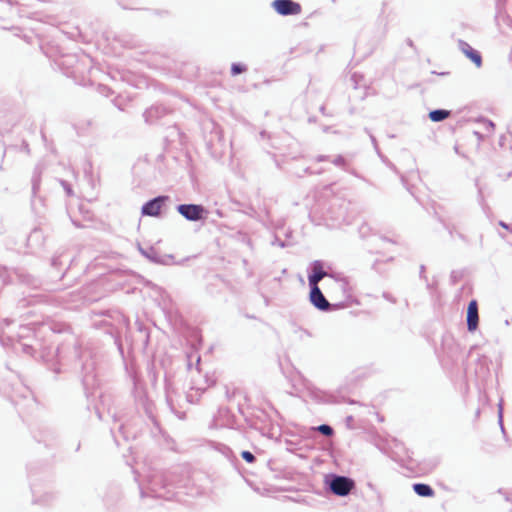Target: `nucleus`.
Here are the masks:
<instances>
[{"label": "nucleus", "instance_id": "obj_37", "mask_svg": "<svg viewBox=\"0 0 512 512\" xmlns=\"http://www.w3.org/2000/svg\"><path fill=\"white\" fill-rule=\"evenodd\" d=\"M476 186L478 188V200L482 204L484 201V197H483L482 189L478 185V181H476Z\"/></svg>", "mask_w": 512, "mask_h": 512}, {"label": "nucleus", "instance_id": "obj_28", "mask_svg": "<svg viewBox=\"0 0 512 512\" xmlns=\"http://www.w3.org/2000/svg\"><path fill=\"white\" fill-rule=\"evenodd\" d=\"M498 423L501 427L502 432L504 433V426H503V403L502 400L498 404Z\"/></svg>", "mask_w": 512, "mask_h": 512}, {"label": "nucleus", "instance_id": "obj_53", "mask_svg": "<svg viewBox=\"0 0 512 512\" xmlns=\"http://www.w3.org/2000/svg\"><path fill=\"white\" fill-rule=\"evenodd\" d=\"M500 225H501L503 228L508 229V225H507L506 223H504V222H502V221H501V222H500Z\"/></svg>", "mask_w": 512, "mask_h": 512}, {"label": "nucleus", "instance_id": "obj_30", "mask_svg": "<svg viewBox=\"0 0 512 512\" xmlns=\"http://www.w3.org/2000/svg\"><path fill=\"white\" fill-rule=\"evenodd\" d=\"M326 277H330V278L334 279L336 282H339V281L343 280V278L345 276L342 273L335 272V271L328 269V275Z\"/></svg>", "mask_w": 512, "mask_h": 512}, {"label": "nucleus", "instance_id": "obj_60", "mask_svg": "<svg viewBox=\"0 0 512 512\" xmlns=\"http://www.w3.org/2000/svg\"><path fill=\"white\" fill-rule=\"evenodd\" d=\"M39 203L42 205L43 203V199L41 197H39Z\"/></svg>", "mask_w": 512, "mask_h": 512}, {"label": "nucleus", "instance_id": "obj_43", "mask_svg": "<svg viewBox=\"0 0 512 512\" xmlns=\"http://www.w3.org/2000/svg\"><path fill=\"white\" fill-rule=\"evenodd\" d=\"M52 370H53V371H54V373H56V374L61 373V368H60L58 365L54 366V367L52 368Z\"/></svg>", "mask_w": 512, "mask_h": 512}, {"label": "nucleus", "instance_id": "obj_44", "mask_svg": "<svg viewBox=\"0 0 512 512\" xmlns=\"http://www.w3.org/2000/svg\"><path fill=\"white\" fill-rule=\"evenodd\" d=\"M187 400H188L189 402H191V403H193V402H194L193 394H192V393L187 394Z\"/></svg>", "mask_w": 512, "mask_h": 512}, {"label": "nucleus", "instance_id": "obj_13", "mask_svg": "<svg viewBox=\"0 0 512 512\" xmlns=\"http://www.w3.org/2000/svg\"><path fill=\"white\" fill-rule=\"evenodd\" d=\"M170 110L163 105H152L143 113L146 123L154 124L159 122L162 118L167 116Z\"/></svg>", "mask_w": 512, "mask_h": 512}, {"label": "nucleus", "instance_id": "obj_62", "mask_svg": "<svg viewBox=\"0 0 512 512\" xmlns=\"http://www.w3.org/2000/svg\"><path fill=\"white\" fill-rule=\"evenodd\" d=\"M230 418H231V420H232V419H233V415H229L228 423H230Z\"/></svg>", "mask_w": 512, "mask_h": 512}, {"label": "nucleus", "instance_id": "obj_20", "mask_svg": "<svg viewBox=\"0 0 512 512\" xmlns=\"http://www.w3.org/2000/svg\"><path fill=\"white\" fill-rule=\"evenodd\" d=\"M247 69H248L247 65L240 63V62H233L231 64L230 72H231L232 76H237V75H240V74L246 72Z\"/></svg>", "mask_w": 512, "mask_h": 512}, {"label": "nucleus", "instance_id": "obj_2", "mask_svg": "<svg viewBox=\"0 0 512 512\" xmlns=\"http://www.w3.org/2000/svg\"><path fill=\"white\" fill-rule=\"evenodd\" d=\"M176 211L187 221H205L208 210L202 204L184 203L176 206Z\"/></svg>", "mask_w": 512, "mask_h": 512}, {"label": "nucleus", "instance_id": "obj_42", "mask_svg": "<svg viewBox=\"0 0 512 512\" xmlns=\"http://www.w3.org/2000/svg\"><path fill=\"white\" fill-rule=\"evenodd\" d=\"M424 273H425V266H424V265H421V266H420V277H421V278H425V279H426V277H425Z\"/></svg>", "mask_w": 512, "mask_h": 512}, {"label": "nucleus", "instance_id": "obj_12", "mask_svg": "<svg viewBox=\"0 0 512 512\" xmlns=\"http://www.w3.org/2000/svg\"><path fill=\"white\" fill-rule=\"evenodd\" d=\"M135 398L137 404L143 408L148 418L158 426V422L153 415V403L147 398L145 392L139 388L137 383H135Z\"/></svg>", "mask_w": 512, "mask_h": 512}, {"label": "nucleus", "instance_id": "obj_63", "mask_svg": "<svg viewBox=\"0 0 512 512\" xmlns=\"http://www.w3.org/2000/svg\"><path fill=\"white\" fill-rule=\"evenodd\" d=\"M475 134L480 138L481 134L479 132H475Z\"/></svg>", "mask_w": 512, "mask_h": 512}, {"label": "nucleus", "instance_id": "obj_17", "mask_svg": "<svg viewBox=\"0 0 512 512\" xmlns=\"http://www.w3.org/2000/svg\"><path fill=\"white\" fill-rule=\"evenodd\" d=\"M95 362L93 360H87L82 364V383L85 387L93 384L95 380Z\"/></svg>", "mask_w": 512, "mask_h": 512}, {"label": "nucleus", "instance_id": "obj_36", "mask_svg": "<svg viewBox=\"0 0 512 512\" xmlns=\"http://www.w3.org/2000/svg\"><path fill=\"white\" fill-rule=\"evenodd\" d=\"M383 298L386 299L387 301H390L392 303H396V299L388 292H384L383 293Z\"/></svg>", "mask_w": 512, "mask_h": 512}, {"label": "nucleus", "instance_id": "obj_24", "mask_svg": "<svg viewBox=\"0 0 512 512\" xmlns=\"http://www.w3.org/2000/svg\"><path fill=\"white\" fill-rule=\"evenodd\" d=\"M332 163L340 168H342L345 171H348L347 169V161L342 155H337L333 160Z\"/></svg>", "mask_w": 512, "mask_h": 512}, {"label": "nucleus", "instance_id": "obj_11", "mask_svg": "<svg viewBox=\"0 0 512 512\" xmlns=\"http://www.w3.org/2000/svg\"><path fill=\"white\" fill-rule=\"evenodd\" d=\"M138 251L142 256L148 259L150 262L161 265H168L174 259V256L171 254L160 256L157 250L153 246H149L144 248L140 244H138Z\"/></svg>", "mask_w": 512, "mask_h": 512}, {"label": "nucleus", "instance_id": "obj_7", "mask_svg": "<svg viewBox=\"0 0 512 512\" xmlns=\"http://www.w3.org/2000/svg\"><path fill=\"white\" fill-rule=\"evenodd\" d=\"M271 7L281 16H294L301 13L300 3L294 0H273Z\"/></svg>", "mask_w": 512, "mask_h": 512}, {"label": "nucleus", "instance_id": "obj_59", "mask_svg": "<svg viewBox=\"0 0 512 512\" xmlns=\"http://www.w3.org/2000/svg\"><path fill=\"white\" fill-rule=\"evenodd\" d=\"M52 264H53V265H56V258H53V260H52Z\"/></svg>", "mask_w": 512, "mask_h": 512}, {"label": "nucleus", "instance_id": "obj_48", "mask_svg": "<svg viewBox=\"0 0 512 512\" xmlns=\"http://www.w3.org/2000/svg\"><path fill=\"white\" fill-rule=\"evenodd\" d=\"M101 92H102V93H104V92H107V93H108V92H110V89H109L108 87H106V86H102V87H101Z\"/></svg>", "mask_w": 512, "mask_h": 512}, {"label": "nucleus", "instance_id": "obj_10", "mask_svg": "<svg viewBox=\"0 0 512 512\" xmlns=\"http://www.w3.org/2000/svg\"><path fill=\"white\" fill-rule=\"evenodd\" d=\"M308 396L312 401L317 404H337V398L324 390H321L313 385L307 386Z\"/></svg>", "mask_w": 512, "mask_h": 512}, {"label": "nucleus", "instance_id": "obj_9", "mask_svg": "<svg viewBox=\"0 0 512 512\" xmlns=\"http://www.w3.org/2000/svg\"><path fill=\"white\" fill-rule=\"evenodd\" d=\"M309 288V301L316 309L325 312L333 309L332 305L326 299L319 286Z\"/></svg>", "mask_w": 512, "mask_h": 512}, {"label": "nucleus", "instance_id": "obj_54", "mask_svg": "<svg viewBox=\"0 0 512 512\" xmlns=\"http://www.w3.org/2000/svg\"><path fill=\"white\" fill-rule=\"evenodd\" d=\"M305 173L312 174L313 172L310 170V168H306Z\"/></svg>", "mask_w": 512, "mask_h": 512}, {"label": "nucleus", "instance_id": "obj_41", "mask_svg": "<svg viewBox=\"0 0 512 512\" xmlns=\"http://www.w3.org/2000/svg\"><path fill=\"white\" fill-rule=\"evenodd\" d=\"M119 432L123 435V437H124L125 439H127V438H128V436H127V435H126V433H125V426H124V425H120V426H119Z\"/></svg>", "mask_w": 512, "mask_h": 512}, {"label": "nucleus", "instance_id": "obj_52", "mask_svg": "<svg viewBox=\"0 0 512 512\" xmlns=\"http://www.w3.org/2000/svg\"><path fill=\"white\" fill-rule=\"evenodd\" d=\"M23 146H24V150H26L27 152L29 151V146L26 142L23 143Z\"/></svg>", "mask_w": 512, "mask_h": 512}, {"label": "nucleus", "instance_id": "obj_32", "mask_svg": "<svg viewBox=\"0 0 512 512\" xmlns=\"http://www.w3.org/2000/svg\"><path fill=\"white\" fill-rule=\"evenodd\" d=\"M273 246H279L281 248L287 247V243L283 240H281L279 237L275 236L274 240L271 242Z\"/></svg>", "mask_w": 512, "mask_h": 512}, {"label": "nucleus", "instance_id": "obj_57", "mask_svg": "<svg viewBox=\"0 0 512 512\" xmlns=\"http://www.w3.org/2000/svg\"><path fill=\"white\" fill-rule=\"evenodd\" d=\"M322 172H323V171H322V169H321V170H320V169H317V172H315V173H316V174H321Z\"/></svg>", "mask_w": 512, "mask_h": 512}, {"label": "nucleus", "instance_id": "obj_34", "mask_svg": "<svg viewBox=\"0 0 512 512\" xmlns=\"http://www.w3.org/2000/svg\"><path fill=\"white\" fill-rule=\"evenodd\" d=\"M365 130H366V132L369 134V137H370V139H371V142H372V144H373V146H374L375 150H376V151H377V153L379 154V148H378V144H377V140H376L375 136H374L373 134L369 133V131H368L367 129H365Z\"/></svg>", "mask_w": 512, "mask_h": 512}, {"label": "nucleus", "instance_id": "obj_26", "mask_svg": "<svg viewBox=\"0 0 512 512\" xmlns=\"http://www.w3.org/2000/svg\"><path fill=\"white\" fill-rule=\"evenodd\" d=\"M506 0H495L496 17L503 14L505 10Z\"/></svg>", "mask_w": 512, "mask_h": 512}, {"label": "nucleus", "instance_id": "obj_58", "mask_svg": "<svg viewBox=\"0 0 512 512\" xmlns=\"http://www.w3.org/2000/svg\"><path fill=\"white\" fill-rule=\"evenodd\" d=\"M322 172H323V171H322V169H321V170H320V169H317V172H315V173H316V174H321Z\"/></svg>", "mask_w": 512, "mask_h": 512}, {"label": "nucleus", "instance_id": "obj_47", "mask_svg": "<svg viewBox=\"0 0 512 512\" xmlns=\"http://www.w3.org/2000/svg\"><path fill=\"white\" fill-rule=\"evenodd\" d=\"M219 413H220V414L225 413V414H227V415H228V414H229V410H228L227 408H221V409L219 410Z\"/></svg>", "mask_w": 512, "mask_h": 512}, {"label": "nucleus", "instance_id": "obj_27", "mask_svg": "<svg viewBox=\"0 0 512 512\" xmlns=\"http://www.w3.org/2000/svg\"><path fill=\"white\" fill-rule=\"evenodd\" d=\"M338 283L340 284V288H341L342 292L344 294L348 295L351 291V288H350L349 281H348L347 277H344L343 280L339 281Z\"/></svg>", "mask_w": 512, "mask_h": 512}, {"label": "nucleus", "instance_id": "obj_35", "mask_svg": "<svg viewBox=\"0 0 512 512\" xmlns=\"http://www.w3.org/2000/svg\"><path fill=\"white\" fill-rule=\"evenodd\" d=\"M166 401H167V404L170 407V409L173 411L172 400L169 395V384L168 383H166Z\"/></svg>", "mask_w": 512, "mask_h": 512}, {"label": "nucleus", "instance_id": "obj_14", "mask_svg": "<svg viewBox=\"0 0 512 512\" xmlns=\"http://www.w3.org/2000/svg\"><path fill=\"white\" fill-rule=\"evenodd\" d=\"M467 330L475 332L479 326L478 302L476 299L469 301L466 312Z\"/></svg>", "mask_w": 512, "mask_h": 512}, {"label": "nucleus", "instance_id": "obj_6", "mask_svg": "<svg viewBox=\"0 0 512 512\" xmlns=\"http://www.w3.org/2000/svg\"><path fill=\"white\" fill-rule=\"evenodd\" d=\"M170 200L168 195H158L146 201L141 207V214L149 217H159L162 208Z\"/></svg>", "mask_w": 512, "mask_h": 512}, {"label": "nucleus", "instance_id": "obj_8", "mask_svg": "<svg viewBox=\"0 0 512 512\" xmlns=\"http://www.w3.org/2000/svg\"><path fill=\"white\" fill-rule=\"evenodd\" d=\"M30 393L29 388L20 379L5 387L7 398L15 404L18 402V398H27Z\"/></svg>", "mask_w": 512, "mask_h": 512}, {"label": "nucleus", "instance_id": "obj_4", "mask_svg": "<svg viewBox=\"0 0 512 512\" xmlns=\"http://www.w3.org/2000/svg\"><path fill=\"white\" fill-rule=\"evenodd\" d=\"M328 265L323 260H314L310 263L308 269V285L309 287L319 286V282L328 275Z\"/></svg>", "mask_w": 512, "mask_h": 512}, {"label": "nucleus", "instance_id": "obj_55", "mask_svg": "<svg viewBox=\"0 0 512 512\" xmlns=\"http://www.w3.org/2000/svg\"><path fill=\"white\" fill-rule=\"evenodd\" d=\"M382 240L384 241H388V242H393L391 239L387 238V237H382Z\"/></svg>", "mask_w": 512, "mask_h": 512}, {"label": "nucleus", "instance_id": "obj_61", "mask_svg": "<svg viewBox=\"0 0 512 512\" xmlns=\"http://www.w3.org/2000/svg\"><path fill=\"white\" fill-rule=\"evenodd\" d=\"M3 269H4V268L2 267V270H3ZM1 277H2V282H4V274H3V273L1 274Z\"/></svg>", "mask_w": 512, "mask_h": 512}, {"label": "nucleus", "instance_id": "obj_56", "mask_svg": "<svg viewBox=\"0 0 512 512\" xmlns=\"http://www.w3.org/2000/svg\"><path fill=\"white\" fill-rule=\"evenodd\" d=\"M260 135H261V137H265V136H266V131H262V132L260 133Z\"/></svg>", "mask_w": 512, "mask_h": 512}, {"label": "nucleus", "instance_id": "obj_1", "mask_svg": "<svg viewBox=\"0 0 512 512\" xmlns=\"http://www.w3.org/2000/svg\"><path fill=\"white\" fill-rule=\"evenodd\" d=\"M323 483L327 492L338 497H346L356 488L354 479L336 473L326 474Z\"/></svg>", "mask_w": 512, "mask_h": 512}, {"label": "nucleus", "instance_id": "obj_21", "mask_svg": "<svg viewBox=\"0 0 512 512\" xmlns=\"http://www.w3.org/2000/svg\"><path fill=\"white\" fill-rule=\"evenodd\" d=\"M314 429L327 437L334 435V430L329 424H320L314 427Z\"/></svg>", "mask_w": 512, "mask_h": 512}, {"label": "nucleus", "instance_id": "obj_19", "mask_svg": "<svg viewBox=\"0 0 512 512\" xmlns=\"http://www.w3.org/2000/svg\"><path fill=\"white\" fill-rule=\"evenodd\" d=\"M450 114H451V111L439 108V109L431 110L428 114V117L432 122L437 123V122H442L445 119H447L450 116Z\"/></svg>", "mask_w": 512, "mask_h": 512}, {"label": "nucleus", "instance_id": "obj_49", "mask_svg": "<svg viewBox=\"0 0 512 512\" xmlns=\"http://www.w3.org/2000/svg\"><path fill=\"white\" fill-rule=\"evenodd\" d=\"M320 112H321L323 115H326V108H325V106H324V105H322V106L320 107Z\"/></svg>", "mask_w": 512, "mask_h": 512}, {"label": "nucleus", "instance_id": "obj_40", "mask_svg": "<svg viewBox=\"0 0 512 512\" xmlns=\"http://www.w3.org/2000/svg\"><path fill=\"white\" fill-rule=\"evenodd\" d=\"M444 226L449 231L450 235H453V231L455 230V227L451 226L450 224H444Z\"/></svg>", "mask_w": 512, "mask_h": 512}, {"label": "nucleus", "instance_id": "obj_5", "mask_svg": "<svg viewBox=\"0 0 512 512\" xmlns=\"http://www.w3.org/2000/svg\"><path fill=\"white\" fill-rule=\"evenodd\" d=\"M30 332V328L27 326H20V331L17 334L19 340L17 342H13V336H5L2 334V346L11 345L14 351L21 350L25 354L32 355L34 352V348L28 344L21 341V339L27 337V334Z\"/></svg>", "mask_w": 512, "mask_h": 512}, {"label": "nucleus", "instance_id": "obj_64", "mask_svg": "<svg viewBox=\"0 0 512 512\" xmlns=\"http://www.w3.org/2000/svg\"><path fill=\"white\" fill-rule=\"evenodd\" d=\"M238 409H239L240 413H243L240 405H239Z\"/></svg>", "mask_w": 512, "mask_h": 512}, {"label": "nucleus", "instance_id": "obj_51", "mask_svg": "<svg viewBox=\"0 0 512 512\" xmlns=\"http://www.w3.org/2000/svg\"><path fill=\"white\" fill-rule=\"evenodd\" d=\"M347 172L351 173L352 175L359 177V175L354 170H348Z\"/></svg>", "mask_w": 512, "mask_h": 512}, {"label": "nucleus", "instance_id": "obj_33", "mask_svg": "<svg viewBox=\"0 0 512 512\" xmlns=\"http://www.w3.org/2000/svg\"><path fill=\"white\" fill-rule=\"evenodd\" d=\"M353 422H354V417L352 415H348L345 418V425L348 429H353Z\"/></svg>", "mask_w": 512, "mask_h": 512}, {"label": "nucleus", "instance_id": "obj_46", "mask_svg": "<svg viewBox=\"0 0 512 512\" xmlns=\"http://www.w3.org/2000/svg\"><path fill=\"white\" fill-rule=\"evenodd\" d=\"M343 401H344V402H347L348 404H356V403H357V401H355V400H353V399H348V400H346V399H344V398H343Z\"/></svg>", "mask_w": 512, "mask_h": 512}, {"label": "nucleus", "instance_id": "obj_3", "mask_svg": "<svg viewBox=\"0 0 512 512\" xmlns=\"http://www.w3.org/2000/svg\"><path fill=\"white\" fill-rule=\"evenodd\" d=\"M167 485V479L163 475H154L149 479L147 491L141 489V496L170 499L171 496L168 495L170 491L166 490Z\"/></svg>", "mask_w": 512, "mask_h": 512}, {"label": "nucleus", "instance_id": "obj_50", "mask_svg": "<svg viewBox=\"0 0 512 512\" xmlns=\"http://www.w3.org/2000/svg\"><path fill=\"white\" fill-rule=\"evenodd\" d=\"M407 45L410 47H414V43L411 39H407Z\"/></svg>", "mask_w": 512, "mask_h": 512}, {"label": "nucleus", "instance_id": "obj_29", "mask_svg": "<svg viewBox=\"0 0 512 512\" xmlns=\"http://www.w3.org/2000/svg\"><path fill=\"white\" fill-rule=\"evenodd\" d=\"M61 186L63 187L64 191L66 192V195L71 197L73 196V190H72V187L71 185L65 181V180H59Z\"/></svg>", "mask_w": 512, "mask_h": 512}, {"label": "nucleus", "instance_id": "obj_18", "mask_svg": "<svg viewBox=\"0 0 512 512\" xmlns=\"http://www.w3.org/2000/svg\"><path fill=\"white\" fill-rule=\"evenodd\" d=\"M412 489L414 493L420 497L430 498L435 495V491L432 486L426 483H414L412 485Z\"/></svg>", "mask_w": 512, "mask_h": 512}, {"label": "nucleus", "instance_id": "obj_31", "mask_svg": "<svg viewBox=\"0 0 512 512\" xmlns=\"http://www.w3.org/2000/svg\"><path fill=\"white\" fill-rule=\"evenodd\" d=\"M479 121H480V122H482V123L484 124L485 129H486L487 131H492V130H494V128H495V124H494L491 120L481 117V118L479 119Z\"/></svg>", "mask_w": 512, "mask_h": 512}, {"label": "nucleus", "instance_id": "obj_16", "mask_svg": "<svg viewBox=\"0 0 512 512\" xmlns=\"http://www.w3.org/2000/svg\"><path fill=\"white\" fill-rule=\"evenodd\" d=\"M458 47L462 51V53L472 62L475 64L476 67L482 66V56L481 53L474 49L471 45H469L464 40L458 41Z\"/></svg>", "mask_w": 512, "mask_h": 512}, {"label": "nucleus", "instance_id": "obj_38", "mask_svg": "<svg viewBox=\"0 0 512 512\" xmlns=\"http://www.w3.org/2000/svg\"><path fill=\"white\" fill-rule=\"evenodd\" d=\"M236 393H238V391L234 390V391H230L229 389L226 390V397L228 400H231L232 397H234L236 395Z\"/></svg>", "mask_w": 512, "mask_h": 512}, {"label": "nucleus", "instance_id": "obj_39", "mask_svg": "<svg viewBox=\"0 0 512 512\" xmlns=\"http://www.w3.org/2000/svg\"><path fill=\"white\" fill-rule=\"evenodd\" d=\"M315 160H316L317 162H324V161L329 160V156H327V155H318V156L315 158Z\"/></svg>", "mask_w": 512, "mask_h": 512}, {"label": "nucleus", "instance_id": "obj_25", "mask_svg": "<svg viewBox=\"0 0 512 512\" xmlns=\"http://www.w3.org/2000/svg\"><path fill=\"white\" fill-rule=\"evenodd\" d=\"M241 457L244 461H246L247 463H250V464H252L256 461L255 455L248 450H243L241 452Z\"/></svg>", "mask_w": 512, "mask_h": 512}, {"label": "nucleus", "instance_id": "obj_15", "mask_svg": "<svg viewBox=\"0 0 512 512\" xmlns=\"http://www.w3.org/2000/svg\"><path fill=\"white\" fill-rule=\"evenodd\" d=\"M43 165L37 164L34 168L31 185H32V198H31V206L34 210H37L36 207V198L38 197V192L41 186V176L43 173Z\"/></svg>", "mask_w": 512, "mask_h": 512}, {"label": "nucleus", "instance_id": "obj_22", "mask_svg": "<svg viewBox=\"0 0 512 512\" xmlns=\"http://www.w3.org/2000/svg\"><path fill=\"white\" fill-rule=\"evenodd\" d=\"M216 449H217L220 453H222V454H223L226 458H228V459H230V458L234 457V454H233L232 449H231L229 446L225 445V444L218 443V444L216 445Z\"/></svg>", "mask_w": 512, "mask_h": 512}, {"label": "nucleus", "instance_id": "obj_23", "mask_svg": "<svg viewBox=\"0 0 512 512\" xmlns=\"http://www.w3.org/2000/svg\"><path fill=\"white\" fill-rule=\"evenodd\" d=\"M33 496H34L33 503H39V504H48L55 498L53 493H45L41 498H36L34 493H33Z\"/></svg>", "mask_w": 512, "mask_h": 512}, {"label": "nucleus", "instance_id": "obj_45", "mask_svg": "<svg viewBox=\"0 0 512 512\" xmlns=\"http://www.w3.org/2000/svg\"><path fill=\"white\" fill-rule=\"evenodd\" d=\"M378 263H379V260H376V261L373 263V265H372V269H373V270H375V271H377V272H378V268H377Z\"/></svg>", "mask_w": 512, "mask_h": 512}]
</instances>
